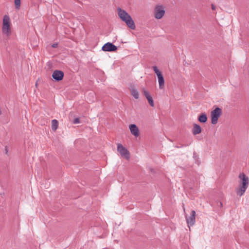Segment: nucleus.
<instances>
[{
	"instance_id": "dca6fc26",
	"label": "nucleus",
	"mask_w": 249,
	"mask_h": 249,
	"mask_svg": "<svg viewBox=\"0 0 249 249\" xmlns=\"http://www.w3.org/2000/svg\"><path fill=\"white\" fill-rule=\"evenodd\" d=\"M149 105L153 107L154 106V101L153 100V99L152 98V97L151 96H149V97H147L146 98Z\"/></svg>"
},
{
	"instance_id": "412c9836",
	"label": "nucleus",
	"mask_w": 249,
	"mask_h": 249,
	"mask_svg": "<svg viewBox=\"0 0 249 249\" xmlns=\"http://www.w3.org/2000/svg\"><path fill=\"white\" fill-rule=\"evenodd\" d=\"M57 44H53V45H52V47L53 48H56V47H57Z\"/></svg>"
},
{
	"instance_id": "f8f14e48",
	"label": "nucleus",
	"mask_w": 249,
	"mask_h": 249,
	"mask_svg": "<svg viewBox=\"0 0 249 249\" xmlns=\"http://www.w3.org/2000/svg\"><path fill=\"white\" fill-rule=\"evenodd\" d=\"M52 77L56 81H60L63 78L64 73L61 71L55 70L53 72Z\"/></svg>"
},
{
	"instance_id": "423d86ee",
	"label": "nucleus",
	"mask_w": 249,
	"mask_h": 249,
	"mask_svg": "<svg viewBox=\"0 0 249 249\" xmlns=\"http://www.w3.org/2000/svg\"><path fill=\"white\" fill-rule=\"evenodd\" d=\"M153 69L158 77L159 88L161 89H163L164 87V80L161 72L159 70L156 66L153 67Z\"/></svg>"
},
{
	"instance_id": "a211bd4d",
	"label": "nucleus",
	"mask_w": 249,
	"mask_h": 249,
	"mask_svg": "<svg viewBox=\"0 0 249 249\" xmlns=\"http://www.w3.org/2000/svg\"><path fill=\"white\" fill-rule=\"evenodd\" d=\"M142 92L143 94L145 96L146 98H147V97H149V96H151L149 92H148V91L147 90L144 88H143L142 89Z\"/></svg>"
},
{
	"instance_id": "7ed1b4c3",
	"label": "nucleus",
	"mask_w": 249,
	"mask_h": 249,
	"mask_svg": "<svg viewBox=\"0 0 249 249\" xmlns=\"http://www.w3.org/2000/svg\"><path fill=\"white\" fill-rule=\"evenodd\" d=\"M11 20L8 15H4L2 21V31L3 34L9 36L11 34Z\"/></svg>"
},
{
	"instance_id": "f257e3e1",
	"label": "nucleus",
	"mask_w": 249,
	"mask_h": 249,
	"mask_svg": "<svg viewBox=\"0 0 249 249\" xmlns=\"http://www.w3.org/2000/svg\"><path fill=\"white\" fill-rule=\"evenodd\" d=\"M117 14L119 18L124 22L127 26L132 30H134L136 26L134 20L130 15L124 10L118 7L117 9Z\"/></svg>"
},
{
	"instance_id": "4468645a",
	"label": "nucleus",
	"mask_w": 249,
	"mask_h": 249,
	"mask_svg": "<svg viewBox=\"0 0 249 249\" xmlns=\"http://www.w3.org/2000/svg\"><path fill=\"white\" fill-rule=\"evenodd\" d=\"M51 126L52 130L55 131L58 126V122L55 119L53 120L52 121Z\"/></svg>"
},
{
	"instance_id": "9d476101",
	"label": "nucleus",
	"mask_w": 249,
	"mask_h": 249,
	"mask_svg": "<svg viewBox=\"0 0 249 249\" xmlns=\"http://www.w3.org/2000/svg\"><path fill=\"white\" fill-rule=\"evenodd\" d=\"M129 128L131 134L135 136L138 137L140 136V130L138 126L135 124H131L129 125Z\"/></svg>"
},
{
	"instance_id": "6e6552de",
	"label": "nucleus",
	"mask_w": 249,
	"mask_h": 249,
	"mask_svg": "<svg viewBox=\"0 0 249 249\" xmlns=\"http://www.w3.org/2000/svg\"><path fill=\"white\" fill-rule=\"evenodd\" d=\"M102 49L105 52H113L116 51L117 48L111 43L107 42L103 45Z\"/></svg>"
},
{
	"instance_id": "aec40b11",
	"label": "nucleus",
	"mask_w": 249,
	"mask_h": 249,
	"mask_svg": "<svg viewBox=\"0 0 249 249\" xmlns=\"http://www.w3.org/2000/svg\"><path fill=\"white\" fill-rule=\"evenodd\" d=\"M212 8L213 10H214L216 9V6H214L213 4H212Z\"/></svg>"
},
{
	"instance_id": "1a4fd4ad",
	"label": "nucleus",
	"mask_w": 249,
	"mask_h": 249,
	"mask_svg": "<svg viewBox=\"0 0 249 249\" xmlns=\"http://www.w3.org/2000/svg\"><path fill=\"white\" fill-rule=\"evenodd\" d=\"M131 95L135 99H138L140 97V94L135 86L134 85H130L128 88Z\"/></svg>"
},
{
	"instance_id": "9b49d317",
	"label": "nucleus",
	"mask_w": 249,
	"mask_h": 249,
	"mask_svg": "<svg viewBox=\"0 0 249 249\" xmlns=\"http://www.w3.org/2000/svg\"><path fill=\"white\" fill-rule=\"evenodd\" d=\"M211 123L216 124L218 121V107H216L211 113Z\"/></svg>"
},
{
	"instance_id": "4be33fe9",
	"label": "nucleus",
	"mask_w": 249,
	"mask_h": 249,
	"mask_svg": "<svg viewBox=\"0 0 249 249\" xmlns=\"http://www.w3.org/2000/svg\"><path fill=\"white\" fill-rule=\"evenodd\" d=\"M218 110H219V115H220V114L221 110L219 108V109H218Z\"/></svg>"
},
{
	"instance_id": "2eb2a0df",
	"label": "nucleus",
	"mask_w": 249,
	"mask_h": 249,
	"mask_svg": "<svg viewBox=\"0 0 249 249\" xmlns=\"http://www.w3.org/2000/svg\"><path fill=\"white\" fill-rule=\"evenodd\" d=\"M198 120L201 123H205L207 120V117L205 114H201L198 117Z\"/></svg>"
},
{
	"instance_id": "20e7f679",
	"label": "nucleus",
	"mask_w": 249,
	"mask_h": 249,
	"mask_svg": "<svg viewBox=\"0 0 249 249\" xmlns=\"http://www.w3.org/2000/svg\"><path fill=\"white\" fill-rule=\"evenodd\" d=\"M154 17L157 19L162 18L165 14V8L161 4H157L154 9Z\"/></svg>"
},
{
	"instance_id": "ddd939ff",
	"label": "nucleus",
	"mask_w": 249,
	"mask_h": 249,
	"mask_svg": "<svg viewBox=\"0 0 249 249\" xmlns=\"http://www.w3.org/2000/svg\"><path fill=\"white\" fill-rule=\"evenodd\" d=\"M201 132V127L197 124H195L193 128V133L194 135H196L200 133Z\"/></svg>"
},
{
	"instance_id": "39448f33",
	"label": "nucleus",
	"mask_w": 249,
	"mask_h": 249,
	"mask_svg": "<svg viewBox=\"0 0 249 249\" xmlns=\"http://www.w3.org/2000/svg\"><path fill=\"white\" fill-rule=\"evenodd\" d=\"M117 151L120 155L127 160L130 159V153L129 151L124 147L122 144L118 143L117 147Z\"/></svg>"
},
{
	"instance_id": "f03ea898",
	"label": "nucleus",
	"mask_w": 249,
	"mask_h": 249,
	"mask_svg": "<svg viewBox=\"0 0 249 249\" xmlns=\"http://www.w3.org/2000/svg\"><path fill=\"white\" fill-rule=\"evenodd\" d=\"M239 186L236 189V193L239 196H242L246 192L249 185V178L243 173H241L239 175Z\"/></svg>"
},
{
	"instance_id": "0eeeda50",
	"label": "nucleus",
	"mask_w": 249,
	"mask_h": 249,
	"mask_svg": "<svg viewBox=\"0 0 249 249\" xmlns=\"http://www.w3.org/2000/svg\"><path fill=\"white\" fill-rule=\"evenodd\" d=\"M195 217L196 212L194 210L191 211L190 216H186V221L189 228H190V226H193L195 224L196 219Z\"/></svg>"
},
{
	"instance_id": "f3484780",
	"label": "nucleus",
	"mask_w": 249,
	"mask_h": 249,
	"mask_svg": "<svg viewBox=\"0 0 249 249\" xmlns=\"http://www.w3.org/2000/svg\"><path fill=\"white\" fill-rule=\"evenodd\" d=\"M15 7L17 9H19L20 6V0H14Z\"/></svg>"
},
{
	"instance_id": "6ab92c4d",
	"label": "nucleus",
	"mask_w": 249,
	"mask_h": 249,
	"mask_svg": "<svg viewBox=\"0 0 249 249\" xmlns=\"http://www.w3.org/2000/svg\"><path fill=\"white\" fill-rule=\"evenodd\" d=\"M73 123L75 124H79L80 123V120L78 118H75L74 120Z\"/></svg>"
}]
</instances>
